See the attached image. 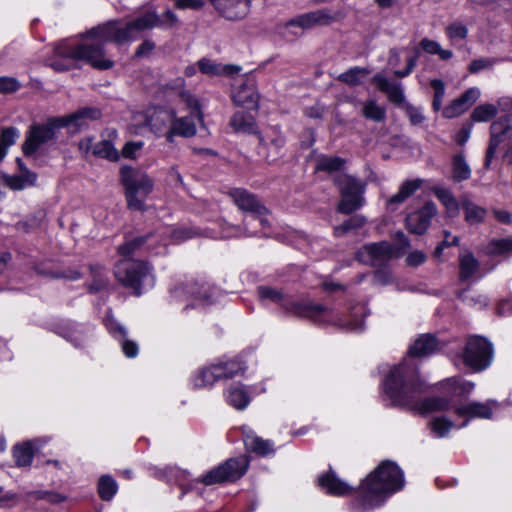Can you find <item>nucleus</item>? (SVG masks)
<instances>
[{
    "label": "nucleus",
    "instance_id": "nucleus-1",
    "mask_svg": "<svg viewBox=\"0 0 512 512\" xmlns=\"http://www.w3.org/2000/svg\"><path fill=\"white\" fill-rule=\"evenodd\" d=\"M383 392L394 406L407 407L420 414L447 410L450 401L444 397H429L420 400L426 385L420 378L416 364L404 359L395 365L383 380Z\"/></svg>",
    "mask_w": 512,
    "mask_h": 512
},
{
    "label": "nucleus",
    "instance_id": "nucleus-2",
    "mask_svg": "<svg viewBox=\"0 0 512 512\" xmlns=\"http://www.w3.org/2000/svg\"><path fill=\"white\" fill-rule=\"evenodd\" d=\"M401 468L392 461L384 460L362 482L356 498L351 503L353 512H368L384 503L391 494L404 487Z\"/></svg>",
    "mask_w": 512,
    "mask_h": 512
},
{
    "label": "nucleus",
    "instance_id": "nucleus-3",
    "mask_svg": "<svg viewBox=\"0 0 512 512\" xmlns=\"http://www.w3.org/2000/svg\"><path fill=\"white\" fill-rule=\"evenodd\" d=\"M257 295L261 301L277 304L294 316L308 318L315 323L344 325L333 309L320 304L296 301L282 290L262 285L257 288Z\"/></svg>",
    "mask_w": 512,
    "mask_h": 512
},
{
    "label": "nucleus",
    "instance_id": "nucleus-4",
    "mask_svg": "<svg viewBox=\"0 0 512 512\" xmlns=\"http://www.w3.org/2000/svg\"><path fill=\"white\" fill-rule=\"evenodd\" d=\"M101 26L102 25H99L87 32L80 43H60L55 48V55L62 59L83 61L98 70H108L112 68L114 62L106 57L104 45L107 42L114 41L113 39H106L95 32V30H98Z\"/></svg>",
    "mask_w": 512,
    "mask_h": 512
},
{
    "label": "nucleus",
    "instance_id": "nucleus-5",
    "mask_svg": "<svg viewBox=\"0 0 512 512\" xmlns=\"http://www.w3.org/2000/svg\"><path fill=\"white\" fill-rule=\"evenodd\" d=\"M161 19L155 10H147L142 15L128 22L124 27L118 26V21H109L95 30L106 39H113L117 44L132 41L145 30L162 26Z\"/></svg>",
    "mask_w": 512,
    "mask_h": 512
},
{
    "label": "nucleus",
    "instance_id": "nucleus-6",
    "mask_svg": "<svg viewBox=\"0 0 512 512\" xmlns=\"http://www.w3.org/2000/svg\"><path fill=\"white\" fill-rule=\"evenodd\" d=\"M121 183L125 188L128 208L143 211L145 201L153 190L152 179L143 171L124 166L120 169Z\"/></svg>",
    "mask_w": 512,
    "mask_h": 512
},
{
    "label": "nucleus",
    "instance_id": "nucleus-7",
    "mask_svg": "<svg viewBox=\"0 0 512 512\" xmlns=\"http://www.w3.org/2000/svg\"><path fill=\"white\" fill-rule=\"evenodd\" d=\"M116 279L126 288L131 289L136 296L142 294L143 284L150 280L154 283L151 265L143 260L122 258L114 266Z\"/></svg>",
    "mask_w": 512,
    "mask_h": 512
},
{
    "label": "nucleus",
    "instance_id": "nucleus-8",
    "mask_svg": "<svg viewBox=\"0 0 512 512\" xmlns=\"http://www.w3.org/2000/svg\"><path fill=\"white\" fill-rule=\"evenodd\" d=\"M461 358L463 363L473 372H482L492 364L494 358L493 344L483 336L470 335L466 339Z\"/></svg>",
    "mask_w": 512,
    "mask_h": 512
},
{
    "label": "nucleus",
    "instance_id": "nucleus-9",
    "mask_svg": "<svg viewBox=\"0 0 512 512\" xmlns=\"http://www.w3.org/2000/svg\"><path fill=\"white\" fill-rule=\"evenodd\" d=\"M248 466L249 460L245 456L229 458L224 463L202 475L199 481L205 485L234 482L246 473Z\"/></svg>",
    "mask_w": 512,
    "mask_h": 512
},
{
    "label": "nucleus",
    "instance_id": "nucleus-10",
    "mask_svg": "<svg viewBox=\"0 0 512 512\" xmlns=\"http://www.w3.org/2000/svg\"><path fill=\"white\" fill-rule=\"evenodd\" d=\"M62 128L57 125L56 117L49 118L46 123L31 125L23 143L24 155H33L41 146L54 140L56 130Z\"/></svg>",
    "mask_w": 512,
    "mask_h": 512
},
{
    "label": "nucleus",
    "instance_id": "nucleus-11",
    "mask_svg": "<svg viewBox=\"0 0 512 512\" xmlns=\"http://www.w3.org/2000/svg\"><path fill=\"white\" fill-rule=\"evenodd\" d=\"M512 137V114L499 117L490 126V140L486 150L484 168L489 169L498 146Z\"/></svg>",
    "mask_w": 512,
    "mask_h": 512
},
{
    "label": "nucleus",
    "instance_id": "nucleus-12",
    "mask_svg": "<svg viewBox=\"0 0 512 512\" xmlns=\"http://www.w3.org/2000/svg\"><path fill=\"white\" fill-rule=\"evenodd\" d=\"M393 255L394 247L388 242L366 244L358 252L359 260L373 267L384 266Z\"/></svg>",
    "mask_w": 512,
    "mask_h": 512
},
{
    "label": "nucleus",
    "instance_id": "nucleus-13",
    "mask_svg": "<svg viewBox=\"0 0 512 512\" xmlns=\"http://www.w3.org/2000/svg\"><path fill=\"white\" fill-rule=\"evenodd\" d=\"M101 117V111L97 108L84 107L76 112L63 116L56 117L57 125L72 128L73 132H78L88 126L90 121L97 120Z\"/></svg>",
    "mask_w": 512,
    "mask_h": 512
},
{
    "label": "nucleus",
    "instance_id": "nucleus-14",
    "mask_svg": "<svg viewBox=\"0 0 512 512\" xmlns=\"http://www.w3.org/2000/svg\"><path fill=\"white\" fill-rule=\"evenodd\" d=\"M499 407L496 400H488L484 403L472 401L455 408L454 412L460 417H466L467 420L463 422L461 427L468 424L471 418L490 419L493 415V410Z\"/></svg>",
    "mask_w": 512,
    "mask_h": 512
},
{
    "label": "nucleus",
    "instance_id": "nucleus-15",
    "mask_svg": "<svg viewBox=\"0 0 512 512\" xmlns=\"http://www.w3.org/2000/svg\"><path fill=\"white\" fill-rule=\"evenodd\" d=\"M235 205L244 212L252 215H266L268 210L258 200L257 196L243 188H233L228 192Z\"/></svg>",
    "mask_w": 512,
    "mask_h": 512
},
{
    "label": "nucleus",
    "instance_id": "nucleus-16",
    "mask_svg": "<svg viewBox=\"0 0 512 512\" xmlns=\"http://www.w3.org/2000/svg\"><path fill=\"white\" fill-rule=\"evenodd\" d=\"M340 17L341 15L339 13L332 15L329 10L320 9L298 15L287 22L286 26H297L302 29H309L317 25H329Z\"/></svg>",
    "mask_w": 512,
    "mask_h": 512
},
{
    "label": "nucleus",
    "instance_id": "nucleus-17",
    "mask_svg": "<svg viewBox=\"0 0 512 512\" xmlns=\"http://www.w3.org/2000/svg\"><path fill=\"white\" fill-rule=\"evenodd\" d=\"M437 208L433 202H427L419 211L406 217V227L414 234L421 235L429 227L431 219L436 215Z\"/></svg>",
    "mask_w": 512,
    "mask_h": 512
},
{
    "label": "nucleus",
    "instance_id": "nucleus-18",
    "mask_svg": "<svg viewBox=\"0 0 512 512\" xmlns=\"http://www.w3.org/2000/svg\"><path fill=\"white\" fill-rule=\"evenodd\" d=\"M215 9L226 19H243L250 10L251 0H210Z\"/></svg>",
    "mask_w": 512,
    "mask_h": 512
},
{
    "label": "nucleus",
    "instance_id": "nucleus-19",
    "mask_svg": "<svg viewBox=\"0 0 512 512\" xmlns=\"http://www.w3.org/2000/svg\"><path fill=\"white\" fill-rule=\"evenodd\" d=\"M241 431L243 442L248 452L255 453L261 457H266L275 453L274 443L272 441L259 437L247 426H243Z\"/></svg>",
    "mask_w": 512,
    "mask_h": 512
},
{
    "label": "nucleus",
    "instance_id": "nucleus-20",
    "mask_svg": "<svg viewBox=\"0 0 512 512\" xmlns=\"http://www.w3.org/2000/svg\"><path fill=\"white\" fill-rule=\"evenodd\" d=\"M479 96L478 88H469L443 109V116L449 119L460 116L477 101Z\"/></svg>",
    "mask_w": 512,
    "mask_h": 512
},
{
    "label": "nucleus",
    "instance_id": "nucleus-21",
    "mask_svg": "<svg viewBox=\"0 0 512 512\" xmlns=\"http://www.w3.org/2000/svg\"><path fill=\"white\" fill-rule=\"evenodd\" d=\"M373 84L383 93L393 104L403 107L407 102L402 85L397 82H391L381 74H376L372 79Z\"/></svg>",
    "mask_w": 512,
    "mask_h": 512
},
{
    "label": "nucleus",
    "instance_id": "nucleus-22",
    "mask_svg": "<svg viewBox=\"0 0 512 512\" xmlns=\"http://www.w3.org/2000/svg\"><path fill=\"white\" fill-rule=\"evenodd\" d=\"M196 132V125L190 116L176 117L174 114L171 118L169 129L165 133V137L167 142L173 143L175 136L190 138L193 137Z\"/></svg>",
    "mask_w": 512,
    "mask_h": 512
},
{
    "label": "nucleus",
    "instance_id": "nucleus-23",
    "mask_svg": "<svg viewBox=\"0 0 512 512\" xmlns=\"http://www.w3.org/2000/svg\"><path fill=\"white\" fill-rule=\"evenodd\" d=\"M171 294L175 298H179L182 295H187L202 302H209L212 296V289L206 283L190 281L184 285L177 286L172 289Z\"/></svg>",
    "mask_w": 512,
    "mask_h": 512
},
{
    "label": "nucleus",
    "instance_id": "nucleus-24",
    "mask_svg": "<svg viewBox=\"0 0 512 512\" xmlns=\"http://www.w3.org/2000/svg\"><path fill=\"white\" fill-rule=\"evenodd\" d=\"M318 486L327 494L338 497L345 496L353 490L349 484L337 477L332 470L318 477Z\"/></svg>",
    "mask_w": 512,
    "mask_h": 512
},
{
    "label": "nucleus",
    "instance_id": "nucleus-25",
    "mask_svg": "<svg viewBox=\"0 0 512 512\" xmlns=\"http://www.w3.org/2000/svg\"><path fill=\"white\" fill-rule=\"evenodd\" d=\"M440 349V342L433 334L420 335L409 347L408 354L411 357H426Z\"/></svg>",
    "mask_w": 512,
    "mask_h": 512
},
{
    "label": "nucleus",
    "instance_id": "nucleus-26",
    "mask_svg": "<svg viewBox=\"0 0 512 512\" xmlns=\"http://www.w3.org/2000/svg\"><path fill=\"white\" fill-rule=\"evenodd\" d=\"M232 100L236 105L248 110H257L259 107V94L252 82L240 85L234 92Z\"/></svg>",
    "mask_w": 512,
    "mask_h": 512
},
{
    "label": "nucleus",
    "instance_id": "nucleus-27",
    "mask_svg": "<svg viewBox=\"0 0 512 512\" xmlns=\"http://www.w3.org/2000/svg\"><path fill=\"white\" fill-rule=\"evenodd\" d=\"M106 325L109 332L120 342L123 353L129 358L136 357L139 351L138 344L127 338L126 329L113 320L107 322Z\"/></svg>",
    "mask_w": 512,
    "mask_h": 512
},
{
    "label": "nucleus",
    "instance_id": "nucleus-28",
    "mask_svg": "<svg viewBox=\"0 0 512 512\" xmlns=\"http://www.w3.org/2000/svg\"><path fill=\"white\" fill-rule=\"evenodd\" d=\"M35 441H25L13 446L12 453L15 464L19 468L29 467L35 453Z\"/></svg>",
    "mask_w": 512,
    "mask_h": 512
},
{
    "label": "nucleus",
    "instance_id": "nucleus-29",
    "mask_svg": "<svg viewBox=\"0 0 512 512\" xmlns=\"http://www.w3.org/2000/svg\"><path fill=\"white\" fill-rule=\"evenodd\" d=\"M422 185L421 179L407 180L400 186L398 192L387 200V206L395 210L397 206L412 196Z\"/></svg>",
    "mask_w": 512,
    "mask_h": 512
},
{
    "label": "nucleus",
    "instance_id": "nucleus-30",
    "mask_svg": "<svg viewBox=\"0 0 512 512\" xmlns=\"http://www.w3.org/2000/svg\"><path fill=\"white\" fill-rule=\"evenodd\" d=\"M334 183L340 194H363L365 191V184L362 181L345 173L337 174Z\"/></svg>",
    "mask_w": 512,
    "mask_h": 512
},
{
    "label": "nucleus",
    "instance_id": "nucleus-31",
    "mask_svg": "<svg viewBox=\"0 0 512 512\" xmlns=\"http://www.w3.org/2000/svg\"><path fill=\"white\" fill-rule=\"evenodd\" d=\"M219 370L221 368H215L214 364L199 369L191 378L193 387L199 389L213 386L219 380Z\"/></svg>",
    "mask_w": 512,
    "mask_h": 512
},
{
    "label": "nucleus",
    "instance_id": "nucleus-32",
    "mask_svg": "<svg viewBox=\"0 0 512 512\" xmlns=\"http://www.w3.org/2000/svg\"><path fill=\"white\" fill-rule=\"evenodd\" d=\"M230 125L237 133L257 134L255 118L245 112L238 111L230 119Z\"/></svg>",
    "mask_w": 512,
    "mask_h": 512
},
{
    "label": "nucleus",
    "instance_id": "nucleus-33",
    "mask_svg": "<svg viewBox=\"0 0 512 512\" xmlns=\"http://www.w3.org/2000/svg\"><path fill=\"white\" fill-rule=\"evenodd\" d=\"M199 70L203 74L210 76L215 75H232L238 73L240 68L234 65H222L210 59L202 58L197 62Z\"/></svg>",
    "mask_w": 512,
    "mask_h": 512
},
{
    "label": "nucleus",
    "instance_id": "nucleus-34",
    "mask_svg": "<svg viewBox=\"0 0 512 512\" xmlns=\"http://www.w3.org/2000/svg\"><path fill=\"white\" fill-rule=\"evenodd\" d=\"M460 205L465 213V221L470 224H478L484 221L487 210L472 202L468 197L463 196L460 198Z\"/></svg>",
    "mask_w": 512,
    "mask_h": 512
},
{
    "label": "nucleus",
    "instance_id": "nucleus-35",
    "mask_svg": "<svg viewBox=\"0 0 512 512\" xmlns=\"http://www.w3.org/2000/svg\"><path fill=\"white\" fill-rule=\"evenodd\" d=\"M346 165V159L331 156V155H321L316 160L315 170L317 172H325L328 174L333 173H342Z\"/></svg>",
    "mask_w": 512,
    "mask_h": 512
},
{
    "label": "nucleus",
    "instance_id": "nucleus-36",
    "mask_svg": "<svg viewBox=\"0 0 512 512\" xmlns=\"http://www.w3.org/2000/svg\"><path fill=\"white\" fill-rule=\"evenodd\" d=\"M479 268L480 263L471 252H466L459 255L460 281L465 282L471 279L479 271Z\"/></svg>",
    "mask_w": 512,
    "mask_h": 512
},
{
    "label": "nucleus",
    "instance_id": "nucleus-37",
    "mask_svg": "<svg viewBox=\"0 0 512 512\" xmlns=\"http://www.w3.org/2000/svg\"><path fill=\"white\" fill-rule=\"evenodd\" d=\"M361 106V114L365 119L377 123L385 121L386 109L384 106L378 104L376 100H366L361 103Z\"/></svg>",
    "mask_w": 512,
    "mask_h": 512
},
{
    "label": "nucleus",
    "instance_id": "nucleus-38",
    "mask_svg": "<svg viewBox=\"0 0 512 512\" xmlns=\"http://www.w3.org/2000/svg\"><path fill=\"white\" fill-rule=\"evenodd\" d=\"M227 402L238 410L246 408L250 402L247 391L239 385H232L227 390Z\"/></svg>",
    "mask_w": 512,
    "mask_h": 512
},
{
    "label": "nucleus",
    "instance_id": "nucleus-39",
    "mask_svg": "<svg viewBox=\"0 0 512 512\" xmlns=\"http://www.w3.org/2000/svg\"><path fill=\"white\" fill-rule=\"evenodd\" d=\"M471 176V169L465 159L463 152L452 158V177L455 182L468 180Z\"/></svg>",
    "mask_w": 512,
    "mask_h": 512
},
{
    "label": "nucleus",
    "instance_id": "nucleus-40",
    "mask_svg": "<svg viewBox=\"0 0 512 512\" xmlns=\"http://www.w3.org/2000/svg\"><path fill=\"white\" fill-rule=\"evenodd\" d=\"M434 195L440 200V202L445 206L447 213L450 216H455L459 212L460 203L457 202L454 195L450 190L444 187H434L432 189Z\"/></svg>",
    "mask_w": 512,
    "mask_h": 512
},
{
    "label": "nucleus",
    "instance_id": "nucleus-41",
    "mask_svg": "<svg viewBox=\"0 0 512 512\" xmlns=\"http://www.w3.org/2000/svg\"><path fill=\"white\" fill-rule=\"evenodd\" d=\"M152 236V234H147L127 240L125 243L118 246L117 252L123 258H132L131 256L140 250Z\"/></svg>",
    "mask_w": 512,
    "mask_h": 512
},
{
    "label": "nucleus",
    "instance_id": "nucleus-42",
    "mask_svg": "<svg viewBox=\"0 0 512 512\" xmlns=\"http://www.w3.org/2000/svg\"><path fill=\"white\" fill-rule=\"evenodd\" d=\"M363 194H341L337 210L342 214H351L363 205Z\"/></svg>",
    "mask_w": 512,
    "mask_h": 512
},
{
    "label": "nucleus",
    "instance_id": "nucleus-43",
    "mask_svg": "<svg viewBox=\"0 0 512 512\" xmlns=\"http://www.w3.org/2000/svg\"><path fill=\"white\" fill-rule=\"evenodd\" d=\"M215 368H221L219 370V380L233 378L236 375L245 371V366L242 362L237 360H228L225 362L214 363Z\"/></svg>",
    "mask_w": 512,
    "mask_h": 512
},
{
    "label": "nucleus",
    "instance_id": "nucleus-44",
    "mask_svg": "<svg viewBox=\"0 0 512 512\" xmlns=\"http://www.w3.org/2000/svg\"><path fill=\"white\" fill-rule=\"evenodd\" d=\"M369 73L370 71L367 68L355 66L346 72L341 73L338 76V80L349 86H358L362 84L363 78L366 77Z\"/></svg>",
    "mask_w": 512,
    "mask_h": 512
},
{
    "label": "nucleus",
    "instance_id": "nucleus-45",
    "mask_svg": "<svg viewBox=\"0 0 512 512\" xmlns=\"http://www.w3.org/2000/svg\"><path fill=\"white\" fill-rule=\"evenodd\" d=\"M93 155L109 161H117L119 152L110 140H102L94 144Z\"/></svg>",
    "mask_w": 512,
    "mask_h": 512
},
{
    "label": "nucleus",
    "instance_id": "nucleus-46",
    "mask_svg": "<svg viewBox=\"0 0 512 512\" xmlns=\"http://www.w3.org/2000/svg\"><path fill=\"white\" fill-rule=\"evenodd\" d=\"M486 253L491 256L511 254L512 237L492 239L486 246Z\"/></svg>",
    "mask_w": 512,
    "mask_h": 512
},
{
    "label": "nucleus",
    "instance_id": "nucleus-47",
    "mask_svg": "<svg viewBox=\"0 0 512 512\" xmlns=\"http://www.w3.org/2000/svg\"><path fill=\"white\" fill-rule=\"evenodd\" d=\"M118 491L117 482L110 475H103L98 481V493L102 500L110 501Z\"/></svg>",
    "mask_w": 512,
    "mask_h": 512
},
{
    "label": "nucleus",
    "instance_id": "nucleus-48",
    "mask_svg": "<svg viewBox=\"0 0 512 512\" xmlns=\"http://www.w3.org/2000/svg\"><path fill=\"white\" fill-rule=\"evenodd\" d=\"M367 220L362 215H354L344 221L341 225L334 228V234L337 237H341L350 231L362 228L366 224Z\"/></svg>",
    "mask_w": 512,
    "mask_h": 512
},
{
    "label": "nucleus",
    "instance_id": "nucleus-49",
    "mask_svg": "<svg viewBox=\"0 0 512 512\" xmlns=\"http://www.w3.org/2000/svg\"><path fill=\"white\" fill-rule=\"evenodd\" d=\"M173 115H174V111H172V112H165V111L155 112L148 120V126L150 127L151 131L160 135L166 128L167 123L168 122L171 123V118Z\"/></svg>",
    "mask_w": 512,
    "mask_h": 512
},
{
    "label": "nucleus",
    "instance_id": "nucleus-50",
    "mask_svg": "<svg viewBox=\"0 0 512 512\" xmlns=\"http://www.w3.org/2000/svg\"><path fill=\"white\" fill-rule=\"evenodd\" d=\"M93 280L89 285L90 292H99L108 287L109 281L105 275L104 268L100 265L91 266Z\"/></svg>",
    "mask_w": 512,
    "mask_h": 512
},
{
    "label": "nucleus",
    "instance_id": "nucleus-51",
    "mask_svg": "<svg viewBox=\"0 0 512 512\" xmlns=\"http://www.w3.org/2000/svg\"><path fill=\"white\" fill-rule=\"evenodd\" d=\"M497 112L498 109L494 104H481L473 110L471 119L473 122H487L495 117Z\"/></svg>",
    "mask_w": 512,
    "mask_h": 512
},
{
    "label": "nucleus",
    "instance_id": "nucleus-52",
    "mask_svg": "<svg viewBox=\"0 0 512 512\" xmlns=\"http://www.w3.org/2000/svg\"><path fill=\"white\" fill-rule=\"evenodd\" d=\"M60 335L73 343L75 347H82L85 342L84 329L82 326L63 328Z\"/></svg>",
    "mask_w": 512,
    "mask_h": 512
},
{
    "label": "nucleus",
    "instance_id": "nucleus-53",
    "mask_svg": "<svg viewBox=\"0 0 512 512\" xmlns=\"http://www.w3.org/2000/svg\"><path fill=\"white\" fill-rule=\"evenodd\" d=\"M181 101L187 106L188 109L191 110V115H194L198 118L200 122L203 121V113L201 111V107L198 99L189 91H181L179 94Z\"/></svg>",
    "mask_w": 512,
    "mask_h": 512
},
{
    "label": "nucleus",
    "instance_id": "nucleus-54",
    "mask_svg": "<svg viewBox=\"0 0 512 512\" xmlns=\"http://www.w3.org/2000/svg\"><path fill=\"white\" fill-rule=\"evenodd\" d=\"M429 426L437 437L442 438L449 433L453 427V422L445 417H436L430 421Z\"/></svg>",
    "mask_w": 512,
    "mask_h": 512
},
{
    "label": "nucleus",
    "instance_id": "nucleus-55",
    "mask_svg": "<svg viewBox=\"0 0 512 512\" xmlns=\"http://www.w3.org/2000/svg\"><path fill=\"white\" fill-rule=\"evenodd\" d=\"M259 141L263 145H271L276 150L283 148L285 145V137L276 128H272L266 138L259 135Z\"/></svg>",
    "mask_w": 512,
    "mask_h": 512
},
{
    "label": "nucleus",
    "instance_id": "nucleus-56",
    "mask_svg": "<svg viewBox=\"0 0 512 512\" xmlns=\"http://www.w3.org/2000/svg\"><path fill=\"white\" fill-rule=\"evenodd\" d=\"M402 109L405 111L406 116L409 119V122L413 126H418L424 123L426 117L423 114V109L421 107H416L410 103L404 104Z\"/></svg>",
    "mask_w": 512,
    "mask_h": 512
},
{
    "label": "nucleus",
    "instance_id": "nucleus-57",
    "mask_svg": "<svg viewBox=\"0 0 512 512\" xmlns=\"http://www.w3.org/2000/svg\"><path fill=\"white\" fill-rule=\"evenodd\" d=\"M430 85L434 90L432 107L434 111H439L442 107V102L445 95V84L440 79H433L431 80Z\"/></svg>",
    "mask_w": 512,
    "mask_h": 512
},
{
    "label": "nucleus",
    "instance_id": "nucleus-58",
    "mask_svg": "<svg viewBox=\"0 0 512 512\" xmlns=\"http://www.w3.org/2000/svg\"><path fill=\"white\" fill-rule=\"evenodd\" d=\"M446 35L450 40H464L468 35V29L466 25L461 22L455 21L447 26Z\"/></svg>",
    "mask_w": 512,
    "mask_h": 512
},
{
    "label": "nucleus",
    "instance_id": "nucleus-59",
    "mask_svg": "<svg viewBox=\"0 0 512 512\" xmlns=\"http://www.w3.org/2000/svg\"><path fill=\"white\" fill-rule=\"evenodd\" d=\"M21 87L19 81L14 77L2 76L0 77V93L8 94L14 93Z\"/></svg>",
    "mask_w": 512,
    "mask_h": 512
},
{
    "label": "nucleus",
    "instance_id": "nucleus-60",
    "mask_svg": "<svg viewBox=\"0 0 512 512\" xmlns=\"http://www.w3.org/2000/svg\"><path fill=\"white\" fill-rule=\"evenodd\" d=\"M458 244L459 238L457 236H452L450 232L444 231V240L435 248L434 256L440 258L446 247L457 246Z\"/></svg>",
    "mask_w": 512,
    "mask_h": 512
},
{
    "label": "nucleus",
    "instance_id": "nucleus-61",
    "mask_svg": "<svg viewBox=\"0 0 512 512\" xmlns=\"http://www.w3.org/2000/svg\"><path fill=\"white\" fill-rule=\"evenodd\" d=\"M493 58H480L473 60L468 67L470 73L475 74L482 70L489 69L495 64Z\"/></svg>",
    "mask_w": 512,
    "mask_h": 512
},
{
    "label": "nucleus",
    "instance_id": "nucleus-62",
    "mask_svg": "<svg viewBox=\"0 0 512 512\" xmlns=\"http://www.w3.org/2000/svg\"><path fill=\"white\" fill-rule=\"evenodd\" d=\"M19 137V131L14 127H6L2 130L0 136V144L9 147L13 145Z\"/></svg>",
    "mask_w": 512,
    "mask_h": 512
},
{
    "label": "nucleus",
    "instance_id": "nucleus-63",
    "mask_svg": "<svg viewBox=\"0 0 512 512\" xmlns=\"http://www.w3.org/2000/svg\"><path fill=\"white\" fill-rule=\"evenodd\" d=\"M143 146L144 143L142 141L127 142L122 149V155L125 158L134 159L136 157V153L140 151Z\"/></svg>",
    "mask_w": 512,
    "mask_h": 512
},
{
    "label": "nucleus",
    "instance_id": "nucleus-64",
    "mask_svg": "<svg viewBox=\"0 0 512 512\" xmlns=\"http://www.w3.org/2000/svg\"><path fill=\"white\" fill-rule=\"evenodd\" d=\"M419 57V50H416V53L414 56L407 59V66L404 70H395L394 75L399 78H404L408 75H410L415 67L417 66V61Z\"/></svg>",
    "mask_w": 512,
    "mask_h": 512
}]
</instances>
